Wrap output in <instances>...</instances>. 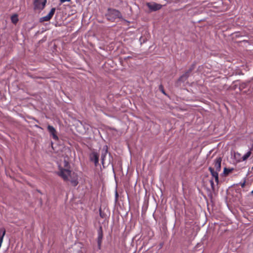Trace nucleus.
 Masks as SVG:
<instances>
[{"label": "nucleus", "instance_id": "1", "mask_svg": "<svg viewBox=\"0 0 253 253\" xmlns=\"http://www.w3.org/2000/svg\"><path fill=\"white\" fill-rule=\"evenodd\" d=\"M58 175L65 181H70L73 186H76L78 184V175L74 172L66 169H61L58 172Z\"/></svg>", "mask_w": 253, "mask_h": 253}, {"label": "nucleus", "instance_id": "11", "mask_svg": "<svg viewBox=\"0 0 253 253\" xmlns=\"http://www.w3.org/2000/svg\"><path fill=\"white\" fill-rule=\"evenodd\" d=\"M47 129H48L49 132L52 135V138L54 140H57L58 139V137L57 135H56V129L54 128V127L53 126L48 125L47 126Z\"/></svg>", "mask_w": 253, "mask_h": 253}, {"label": "nucleus", "instance_id": "10", "mask_svg": "<svg viewBox=\"0 0 253 253\" xmlns=\"http://www.w3.org/2000/svg\"><path fill=\"white\" fill-rule=\"evenodd\" d=\"M222 161V158L220 157L216 158L214 160L213 162V165L214 168L215 169V170L219 171H220L221 170V163Z\"/></svg>", "mask_w": 253, "mask_h": 253}, {"label": "nucleus", "instance_id": "15", "mask_svg": "<svg viewBox=\"0 0 253 253\" xmlns=\"http://www.w3.org/2000/svg\"><path fill=\"white\" fill-rule=\"evenodd\" d=\"M251 150L247 152L242 157L243 161L246 160L251 155Z\"/></svg>", "mask_w": 253, "mask_h": 253}, {"label": "nucleus", "instance_id": "14", "mask_svg": "<svg viewBox=\"0 0 253 253\" xmlns=\"http://www.w3.org/2000/svg\"><path fill=\"white\" fill-rule=\"evenodd\" d=\"M233 169H229L224 168L222 174L226 176L230 172H232Z\"/></svg>", "mask_w": 253, "mask_h": 253}, {"label": "nucleus", "instance_id": "7", "mask_svg": "<svg viewBox=\"0 0 253 253\" xmlns=\"http://www.w3.org/2000/svg\"><path fill=\"white\" fill-rule=\"evenodd\" d=\"M89 159L93 162L95 166H97L99 162V155L96 152H92L89 155Z\"/></svg>", "mask_w": 253, "mask_h": 253}, {"label": "nucleus", "instance_id": "3", "mask_svg": "<svg viewBox=\"0 0 253 253\" xmlns=\"http://www.w3.org/2000/svg\"><path fill=\"white\" fill-rule=\"evenodd\" d=\"M46 3V0H35L34 1L35 9H43Z\"/></svg>", "mask_w": 253, "mask_h": 253}, {"label": "nucleus", "instance_id": "16", "mask_svg": "<svg viewBox=\"0 0 253 253\" xmlns=\"http://www.w3.org/2000/svg\"><path fill=\"white\" fill-rule=\"evenodd\" d=\"M210 182L211 188L212 191H214L215 189V188H214V184L213 179H211L210 180Z\"/></svg>", "mask_w": 253, "mask_h": 253}, {"label": "nucleus", "instance_id": "23", "mask_svg": "<svg viewBox=\"0 0 253 253\" xmlns=\"http://www.w3.org/2000/svg\"><path fill=\"white\" fill-rule=\"evenodd\" d=\"M251 194H253V190L251 192Z\"/></svg>", "mask_w": 253, "mask_h": 253}, {"label": "nucleus", "instance_id": "12", "mask_svg": "<svg viewBox=\"0 0 253 253\" xmlns=\"http://www.w3.org/2000/svg\"><path fill=\"white\" fill-rule=\"evenodd\" d=\"M108 151L107 149H103L101 154V163L103 165L104 164L105 158L107 154Z\"/></svg>", "mask_w": 253, "mask_h": 253}, {"label": "nucleus", "instance_id": "5", "mask_svg": "<svg viewBox=\"0 0 253 253\" xmlns=\"http://www.w3.org/2000/svg\"><path fill=\"white\" fill-rule=\"evenodd\" d=\"M55 11V8H52L49 12V13L46 16L41 17L40 18V22H44V21H48L51 19V18L53 16Z\"/></svg>", "mask_w": 253, "mask_h": 253}, {"label": "nucleus", "instance_id": "4", "mask_svg": "<svg viewBox=\"0 0 253 253\" xmlns=\"http://www.w3.org/2000/svg\"><path fill=\"white\" fill-rule=\"evenodd\" d=\"M146 5L151 11H155L160 9L162 7V5L160 4L155 2H147Z\"/></svg>", "mask_w": 253, "mask_h": 253}, {"label": "nucleus", "instance_id": "20", "mask_svg": "<svg viewBox=\"0 0 253 253\" xmlns=\"http://www.w3.org/2000/svg\"><path fill=\"white\" fill-rule=\"evenodd\" d=\"M245 183H246V181H244L243 183H241V186L242 188L244 187L245 185Z\"/></svg>", "mask_w": 253, "mask_h": 253}, {"label": "nucleus", "instance_id": "19", "mask_svg": "<svg viewBox=\"0 0 253 253\" xmlns=\"http://www.w3.org/2000/svg\"><path fill=\"white\" fill-rule=\"evenodd\" d=\"M71 1V0H60V1L61 3H63V2H65V1H68L69 2V1Z\"/></svg>", "mask_w": 253, "mask_h": 253}, {"label": "nucleus", "instance_id": "6", "mask_svg": "<svg viewBox=\"0 0 253 253\" xmlns=\"http://www.w3.org/2000/svg\"><path fill=\"white\" fill-rule=\"evenodd\" d=\"M194 68L195 65L194 64L192 65L188 70L179 78V80L184 82L188 78L190 73L194 70Z\"/></svg>", "mask_w": 253, "mask_h": 253}, {"label": "nucleus", "instance_id": "9", "mask_svg": "<svg viewBox=\"0 0 253 253\" xmlns=\"http://www.w3.org/2000/svg\"><path fill=\"white\" fill-rule=\"evenodd\" d=\"M209 170L210 171L213 178H214L216 184L219 183L218 173L219 171L215 170L214 169L211 167L209 168Z\"/></svg>", "mask_w": 253, "mask_h": 253}, {"label": "nucleus", "instance_id": "18", "mask_svg": "<svg viewBox=\"0 0 253 253\" xmlns=\"http://www.w3.org/2000/svg\"><path fill=\"white\" fill-rule=\"evenodd\" d=\"M99 214H100V216L102 217V218H103L104 217V214H103L101 212V209L99 210Z\"/></svg>", "mask_w": 253, "mask_h": 253}, {"label": "nucleus", "instance_id": "22", "mask_svg": "<svg viewBox=\"0 0 253 253\" xmlns=\"http://www.w3.org/2000/svg\"><path fill=\"white\" fill-rule=\"evenodd\" d=\"M118 196V193L116 192V197H117Z\"/></svg>", "mask_w": 253, "mask_h": 253}, {"label": "nucleus", "instance_id": "21", "mask_svg": "<svg viewBox=\"0 0 253 253\" xmlns=\"http://www.w3.org/2000/svg\"><path fill=\"white\" fill-rule=\"evenodd\" d=\"M65 166H67L68 165V163L67 162H65Z\"/></svg>", "mask_w": 253, "mask_h": 253}, {"label": "nucleus", "instance_id": "17", "mask_svg": "<svg viewBox=\"0 0 253 253\" xmlns=\"http://www.w3.org/2000/svg\"><path fill=\"white\" fill-rule=\"evenodd\" d=\"M159 88L160 89V90L164 94H166V93H165V90H164V87L163 86V85L161 84L159 85Z\"/></svg>", "mask_w": 253, "mask_h": 253}, {"label": "nucleus", "instance_id": "13", "mask_svg": "<svg viewBox=\"0 0 253 253\" xmlns=\"http://www.w3.org/2000/svg\"><path fill=\"white\" fill-rule=\"evenodd\" d=\"M11 20L13 24H16L18 21V15L17 14H14L11 16Z\"/></svg>", "mask_w": 253, "mask_h": 253}, {"label": "nucleus", "instance_id": "8", "mask_svg": "<svg viewBox=\"0 0 253 253\" xmlns=\"http://www.w3.org/2000/svg\"><path fill=\"white\" fill-rule=\"evenodd\" d=\"M98 237H97V244L98 249H101L102 240L103 238V230L101 226H100L99 228L97 231Z\"/></svg>", "mask_w": 253, "mask_h": 253}, {"label": "nucleus", "instance_id": "2", "mask_svg": "<svg viewBox=\"0 0 253 253\" xmlns=\"http://www.w3.org/2000/svg\"><path fill=\"white\" fill-rule=\"evenodd\" d=\"M106 16L107 20L111 22H114L117 18L122 19V14L118 10L110 8L108 9Z\"/></svg>", "mask_w": 253, "mask_h": 253}]
</instances>
